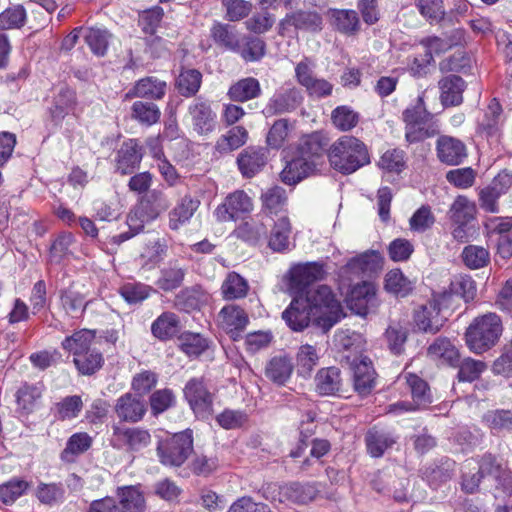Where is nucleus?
Listing matches in <instances>:
<instances>
[{"label": "nucleus", "instance_id": "nucleus-21", "mask_svg": "<svg viewBox=\"0 0 512 512\" xmlns=\"http://www.w3.org/2000/svg\"><path fill=\"white\" fill-rule=\"evenodd\" d=\"M420 44L425 48V52L423 55L415 57L411 66L413 73L418 76L426 74L427 66L433 62L434 54L439 55L453 46V43L436 36L424 38Z\"/></svg>", "mask_w": 512, "mask_h": 512}, {"label": "nucleus", "instance_id": "nucleus-11", "mask_svg": "<svg viewBox=\"0 0 512 512\" xmlns=\"http://www.w3.org/2000/svg\"><path fill=\"white\" fill-rule=\"evenodd\" d=\"M348 307L356 314L365 316L377 306L375 286L362 281L354 285L346 297Z\"/></svg>", "mask_w": 512, "mask_h": 512}, {"label": "nucleus", "instance_id": "nucleus-7", "mask_svg": "<svg viewBox=\"0 0 512 512\" xmlns=\"http://www.w3.org/2000/svg\"><path fill=\"white\" fill-rule=\"evenodd\" d=\"M315 489L311 486L291 483L285 485L271 484L264 491L266 499L279 503L305 504L315 497Z\"/></svg>", "mask_w": 512, "mask_h": 512}, {"label": "nucleus", "instance_id": "nucleus-43", "mask_svg": "<svg viewBox=\"0 0 512 512\" xmlns=\"http://www.w3.org/2000/svg\"><path fill=\"white\" fill-rule=\"evenodd\" d=\"M179 331V319L171 312L161 314L151 325V332L159 340H168Z\"/></svg>", "mask_w": 512, "mask_h": 512}, {"label": "nucleus", "instance_id": "nucleus-49", "mask_svg": "<svg viewBox=\"0 0 512 512\" xmlns=\"http://www.w3.org/2000/svg\"><path fill=\"white\" fill-rule=\"evenodd\" d=\"M95 340V332L88 329H82L71 336L66 337L62 342L63 349L73 353L74 357L91 349Z\"/></svg>", "mask_w": 512, "mask_h": 512}, {"label": "nucleus", "instance_id": "nucleus-48", "mask_svg": "<svg viewBox=\"0 0 512 512\" xmlns=\"http://www.w3.org/2000/svg\"><path fill=\"white\" fill-rule=\"evenodd\" d=\"M261 201L264 213L278 215L285 210L287 204L285 190L278 186L271 187L262 193Z\"/></svg>", "mask_w": 512, "mask_h": 512}, {"label": "nucleus", "instance_id": "nucleus-39", "mask_svg": "<svg viewBox=\"0 0 512 512\" xmlns=\"http://www.w3.org/2000/svg\"><path fill=\"white\" fill-rule=\"evenodd\" d=\"M293 364L286 355H278L270 359L265 368L268 379L277 384H284L291 376Z\"/></svg>", "mask_w": 512, "mask_h": 512}, {"label": "nucleus", "instance_id": "nucleus-35", "mask_svg": "<svg viewBox=\"0 0 512 512\" xmlns=\"http://www.w3.org/2000/svg\"><path fill=\"white\" fill-rule=\"evenodd\" d=\"M327 141L320 133L314 132L301 138L298 146V155L315 161L321 159L325 152Z\"/></svg>", "mask_w": 512, "mask_h": 512}, {"label": "nucleus", "instance_id": "nucleus-59", "mask_svg": "<svg viewBox=\"0 0 512 512\" xmlns=\"http://www.w3.org/2000/svg\"><path fill=\"white\" fill-rule=\"evenodd\" d=\"M463 263L469 269H480L485 267L490 261L489 251L477 245L466 246L461 254Z\"/></svg>", "mask_w": 512, "mask_h": 512}, {"label": "nucleus", "instance_id": "nucleus-57", "mask_svg": "<svg viewBox=\"0 0 512 512\" xmlns=\"http://www.w3.org/2000/svg\"><path fill=\"white\" fill-rule=\"evenodd\" d=\"M74 364L81 374L91 375L101 368L103 356L98 350L91 348L75 356Z\"/></svg>", "mask_w": 512, "mask_h": 512}, {"label": "nucleus", "instance_id": "nucleus-13", "mask_svg": "<svg viewBox=\"0 0 512 512\" xmlns=\"http://www.w3.org/2000/svg\"><path fill=\"white\" fill-rule=\"evenodd\" d=\"M381 266V256L376 251H366L352 258L340 268L339 275L343 280L351 281L353 277L377 271Z\"/></svg>", "mask_w": 512, "mask_h": 512}, {"label": "nucleus", "instance_id": "nucleus-6", "mask_svg": "<svg viewBox=\"0 0 512 512\" xmlns=\"http://www.w3.org/2000/svg\"><path fill=\"white\" fill-rule=\"evenodd\" d=\"M400 378L405 379L409 386L413 402L399 401L391 404L387 408V413L398 415L403 412L414 411L432 402V395L426 381L409 372L402 373Z\"/></svg>", "mask_w": 512, "mask_h": 512}, {"label": "nucleus", "instance_id": "nucleus-2", "mask_svg": "<svg viewBox=\"0 0 512 512\" xmlns=\"http://www.w3.org/2000/svg\"><path fill=\"white\" fill-rule=\"evenodd\" d=\"M502 331V321L496 313L478 316L466 330V344L472 352L483 353L498 342Z\"/></svg>", "mask_w": 512, "mask_h": 512}, {"label": "nucleus", "instance_id": "nucleus-64", "mask_svg": "<svg viewBox=\"0 0 512 512\" xmlns=\"http://www.w3.org/2000/svg\"><path fill=\"white\" fill-rule=\"evenodd\" d=\"M455 367H459V381L472 382L480 377L487 366L482 361L468 357L463 360L459 358V362Z\"/></svg>", "mask_w": 512, "mask_h": 512}, {"label": "nucleus", "instance_id": "nucleus-34", "mask_svg": "<svg viewBox=\"0 0 512 512\" xmlns=\"http://www.w3.org/2000/svg\"><path fill=\"white\" fill-rule=\"evenodd\" d=\"M321 348L317 345L302 344L296 353V367L300 375L310 376L314 368L319 364Z\"/></svg>", "mask_w": 512, "mask_h": 512}, {"label": "nucleus", "instance_id": "nucleus-44", "mask_svg": "<svg viewBox=\"0 0 512 512\" xmlns=\"http://www.w3.org/2000/svg\"><path fill=\"white\" fill-rule=\"evenodd\" d=\"M415 281L406 277L400 269L390 270L385 275V289L396 296L405 297L414 289Z\"/></svg>", "mask_w": 512, "mask_h": 512}, {"label": "nucleus", "instance_id": "nucleus-47", "mask_svg": "<svg viewBox=\"0 0 512 512\" xmlns=\"http://www.w3.org/2000/svg\"><path fill=\"white\" fill-rule=\"evenodd\" d=\"M248 139V132L243 126H235L216 142L215 149L221 153H228L243 146Z\"/></svg>", "mask_w": 512, "mask_h": 512}, {"label": "nucleus", "instance_id": "nucleus-9", "mask_svg": "<svg viewBox=\"0 0 512 512\" xmlns=\"http://www.w3.org/2000/svg\"><path fill=\"white\" fill-rule=\"evenodd\" d=\"M305 300L311 306L316 314L322 309H326L329 314L327 328H331L340 319V304L335 299L331 289L326 285H320L315 289H310L304 295Z\"/></svg>", "mask_w": 512, "mask_h": 512}, {"label": "nucleus", "instance_id": "nucleus-25", "mask_svg": "<svg viewBox=\"0 0 512 512\" xmlns=\"http://www.w3.org/2000/svg\"><path fill=\"white\" fill-rule=\"evenodd\" d=\"M317 167L315 161L299 155L289 161L280 176L281 180L288 185H294L309 176Z\"/></svg>", "mask_w": 512, "mask_h": 512}, {"label": "nucleus", "instance_id": "nucleus-60", "mask_svg": "<svg viewBox=\"0 0 512 512\" xmlns=\"http://www.w3.org/2000/svg\"><path fill=\"white\" fill-rule=\"evenodd\" d=\"M331 120L338 130L349 131L358 124L359 114L351 107L342 105L332 111Z\"/></svg>", "mask_w": 512, "mask_h": 512}, {"label": "nucleus", "instance_id": "nucleus-1", "mask_svg": "<svg viewBox=\"0 0 512 512\" xmlns=\"http://www.w3.org/2000/svg\"><path fill=\"white\" fill-rule=\"evenodd\" d=\"M330 165L342 174H351L370 163L366 145L356 137L344 135L327 151Z\"/></svg>", "mask_w": 512, "mask_h": 512}, {"label": "nucleus", "instance_id": "nucleus-36", "mask_svg": "<svg viewBox=\"0 0 512 512\" xmlns=\"http://www.w3.org/2000/svg\"><path fill=\"white\" fill-rule=\"evenodd\" d=\"M237 238L256 245L267 236V226L258 216L241 223L236 229Z\"/></svg>", "mask_w": 512, "mask_h": 512}, {"label": "nucleus", "instance_id": "nucleus-17", "mask_svg": "<svg viewBox=\"0 0 512 512\" xmlns=\"http://www.w3.org/2000/svg\"><path fill=\"white\" fill-rule=\"evenodd\" d=\"M503 121L501 105L496 99H492L478 122V132L488 141L498 142Z\"/></svg>", "mask_w": 512, "mask_h": 512}, {"label": "nucleus", "instance_id": "nucleus-12", "mask_svg": "<svg viewBox=\"0 0 512 512\" xmlns=\"http://www.w3.org/2000/svg\"><path fill=\"white\" fill-rule=\"evenodd\" d=\"M219 326L234 340H238L249 323L248 314L235 304L224 306L217 316Z\"/></svg>", "mask_w": 512, "mask_h": 512}, {"label": "nucleus", "instance_id": "nucleus-61", "mask_svg": "<svg viewBox=\"0 0 512 512\" xmlns=\"http://www.w3.org/2000/svg\"><path fill=\"white\" fill-rule=\"evenodd\" d=\"M378 166L389 173H401L406 168L405 152L400 149H390L382 154Z\"/></svg>", "mask_w": 512, "mask_h": 512}, {"label": "nucleus", "instance_id": "nucleus-45", "mask_svg": "<svg viewBox=\"0 0 512 512\" xmlns=\"http://www.w3.org/2000/svg\"><path fill=\"white\" fill-rule=\"evenodd\" d=\"M83 38L92 53L102 57L107 52L111 34L106 29L89 27L83 28Z\"/></svg>", "mask_w": 512, "mask_h": 512}, {"label": "nucleus", "instance_id": "nucleus-5", "mask_svg": "<svg viewBox=\"0 0 512 512\" xmlns=\"http://www.w3.org/2000/svg\"><path fill=\"white\" fill-rule=\"evenodd\" d=\"M183 393L198 418H207L212 414L215 391L203 377L191 378L185 384Z\"/></svg>", "mask_w": 512, "mask_h": 512}, {"label": "nucleus", "instance_id": "nucleus-16", "mask_svg": "<svg viewBox=\"0 0 512 512\" xmlns=\"http://www.w3.org/2000/svg\"><path fill=\"white\" fill-rule=\"evenodd\" d=\"M445 320L440 313L439 302L435 299L420 306L414 313L416 327L425 333H437L443 327Z\"/></svg>", "mask_w": 512, "mask_h": 512}, {"label": "nucleus", "instance_id": "nucleus-33", "mask_svg": "<svg viewBox=\"0 0 512 512\" xmlns=\"http://www.w3.org/2000/svg\"><path fill=\"white\" fill-rule=\"evenodd\" d=\"M291 223L286 215H282L274 223L268 241V246L275 252H284L290 249Z\"/></svg>", "mask_w": 512, "mask_h": 512}, {"label": "nucleus", "instance_id": "nucleus-46", "mask_svg": "<svg viewBox=\"0 0 512 512\" xmlns=\"http://www.w3.org/2000/svg\"><path fill=\"white\" fill-rule=\"evenodd\" d=\"M504 177L498 175L492 183L483 188L479 193L480 207L487 212H498L497 201L499 197L505 192L506 187L502 185L501 180Z\"/></svg>", "mask_w": 512, "mask_h": 512}, {"label": "nucleus", "instance_id": "nucleus-52", "mask_svg": "<svg viewBox=\"0 0 512 512\" xmlns=\"http://www.w3.org/2000/svg\"><path fill=\"white\" fill-rule=\"evenodd\" d=\"M121 512H144L145 500L142 493L135 487L118 489Z\"/></svg>", "mask_w": 512, "mask_h": 512}, {"label": "nucleus", "instance_id": "nucleus-63", "mask_svg": "<svg viewBox=\"0 0 512 512\" xmlns=\"http://www.w3.org/2000/svg\"><path fill=\"white\" fill-rule=\"evenodd\" d=\"M483 420L494 432L512 430V412L510 410L488 411L484 415Z\"/></svg>", "mask_w": 512, "mask_h": 512}, {"label": "nucleus", "instance_id": "nucleus-40", "mask_svg": "<svg viewBox=\"0 0 512 512\" xmlns=\"http://www.w3.org/2000/svg\"><path fill=\"white\" fill-rule=\"evenodd\" d=\"M260 94V83L253 77H247L237 81L231 85L228 90V96L231 100L236 102H246L257 98Z\"/></svg>", "mask_w": 512, "mask_h": 512}, {"label": "nucleus", "instance_id": "nucleus-50", "mask_svg": "<svg viewBox=\"0 0 512 512\" xmlns=\"http://www.w3.org/2000/svg\"><path fill=\"white\" fill-rule=\"evenodd\" d=\"M92 441V437L86 432L71 435L61 453V459L72 462L75 456L83 454L91 447Z\"/></svg>", "mask_w": 512, "mask_h": 512}, {"label": "nucleus", "instance_id": "nucleus-30", "mask_svg": "<svg viewBox=\"0 0 512 512\" xmlns=\"http://www.w3.org/2000/svg\"><path fill=\"white\" fill-rule=\"evenodd\" d=\"M316 391L320 395H334L341 390V371L337 367L320 369L315 376Z\"/></svg>", "mask_w": 512, "mask_h": 512}, {"label": "nucleus", "instance_id": "nucleus-27", "mask_svg": "<svg viewBox=\"0 0 512 512\" xmlns=\"http://www.w3.org/2000/svg\"><path fill=\"white\" fill-rule=\"evenodd\" d=\"M266 160L263 148L248 147L239 154L237 163L243 176L250 178L264 167Z\"/></svg>", "mask_w": 512, "mask_h": 512}, {"label": "nucleus", "instance_id": "nucleus-22", "mask_svg": "<svg viewBox=\"0 0 512 512\" xmlns=\"http://www.w3.org/2000/svg\"><path fill=\"white\" fill-rule=\"evenodd\" d=\"M354 389L360 395L369 394L375 386V370L367 357H362L352 364Z\"/></svg>", "mask_w": 512, "mask_h": 512}, {"label": "nucleus", "instance_id": "nucleus-8", "mask_svg": "<svg viewBox=\"0 0 512 512\" xmlns=\"http://www.w3.org/2000/svg\"><path fill=\"white\" fill-rule=\"evenodd\" d=\"M253 201L243 190H236L230 193L223 203L217 206L214 216L219 222L236 221L244 214L253 210Z\"/></svg>", "mask_w": 512, "mask_h": 512}, {"label": "nucleus", "instance_id": "nucleus-41", "mask_svg": "<svg viewBox=\"0 0 512 512\" xmlns=\"http://www.w3.org/2000/svg\"><path fill=\"white\" fill-rule=\"evenodd\" d=\"M428 355L433 359H440L452 367L458 364L460 357L457 348L447 338L436 339L429 346Z\"/></svg>", "mask_w": 512, "mask_h": 512}, {"label": "nucleus", "instance_id": "nucleus-38", "mask_svg": "<svg viewBox=\"0 0 512 512\" xmlns=\"http://www.w3.org/2000/svg\"><path fill=\"white\" fill-rule=\"evenodd\" d=\"M365 441L369 454L372 457H381L396 443V438L390 432L372 428L367 432Z\"/></svg>", "mask_w": 512, "mask_h": 512}, {"label": "nucleus", "instance_id": "nucleus-31", "mask_svg": "<svg viewBox=\"0 0 512 512\" xmlns=\"http://www.w3.org/2000/svg\"><path fill=\"white\" fill-rule=\"evenodd\" d=\"M200 201L191 196H184L180 203L169 212V228L178 230L189 222L198 209Z\"/></svg>", "mask_w": 512, "mask_h": 512}, {"label": "nucleus", "instance_id": "nucleus-26", "mask_svg": "<svg viewBox=\"0 0 512 512\" xmlns=\"http://www.w3.org/2000/svg\"><path fill=\"white\" fill-rule=\"evenodd\" d=\"M488 227L492 233L499 235L497 247L498 253L503 258L512 255V218L495 217L489 220Z\"/></svg>", "mask_w": 512, "mask_h": 512}, {"label": "nucleus", "instance_id": "nucleus-10", "mask_svg": "<svg viewBox=\"0 0 512 512\" xmlns=\"http://www.w3.org/2000/svg\"><path fill=\"white\" fill-rule=\"evenodd\" d=\"M324 275L323 265L319 263L295 265L289 271V287L296 295H305L308 286L322 280Z\"/></svg>", "mask_w": 512, "mask_h": 512}, {"label": "nucleus", "instance_id": "nucleus-18", "mask_svg": "<svg viewBox=\"0 0 512 512\" xmlns=\"http://www.w3.org/2000/svg\"><path fill=\"white\" fill-rule=\"evenodd\" d=\"M436 153L441 163L456 166L467 157V148L461 140L444 135L437 139Z\"/></svg>", "mask_w": 512, "mask_h": 512}, {"label": "nucleus", "instance_id": "nucleus-55", "mask_svg": "<svg viewBox=\"0 0 512 512\" xmlns=\"http://www.w3.org/2000/svg\"><path fill=\"white\" fill-rule=\"evenodd\" d=\"M180 349L189 357L201 355L209 346V342L199 333L184 332L179 338Z\"/></svg>", "mask_w": 512, "mask_h": 512}, {"label": "nucleus", "instance_id": "nucleus-3", "mask_svg": "<svg viewBox=\"0 0 512 512\" xmlns=\"http://www.w3.org/2000/svg\"><path fill=\"white\" fill-rule=\"evenodd\" d=\"M405 138L410 144L424 141L439 132V127L424 106L423 97L419 96L416 103L403 111Z\"/></svg>", "mask_w": 512, "mask_h": 512}, {"label": "nucleus", "instance_id": "nucleus-14", "mask_svg": "<svg viewBox=\"0 0 512 512\" xmlns=\"http://www.w3.org/2000/svg\"><path fill=\"white\" fill-rule=\"evenodd\" d=\"M312 317H319L305 300L304 295H296L289 307L282 313V318L294 331L306 328Z\"/></svg>", "mask_w": 512, "mask_h": 512}, {"label": "nucleus", "instance_id": "nucleus-19", "mask_svg": "<svg viewBox=\"0 0 512 512\" xmlns=\"http://www.w3.org/2000/svg\"><path fill=\"white\" fill-rule=\"evenodd\" d=\"M193 129L200 135H208L216 128V113L210 103L200 99L195 100L188 108Z\"/></svg>", "mask_w": 512, "mask_h": 512}, {"label": "nucleus", "instance_id": "nucleus-4", "mask_svg": "<svg viewBox=\"0 0 512 512\" xmlns=\"http://www.w3.org/2000/svg\"><path fill=\"white\" fill-rule=\"evenodd\" d=\"M193 451L192 432L189 430L176 433L159 441L157 455L165 466L179 467Z\"/></svg>", "mask_w": 512, "mask_h": 512}, {"label": "nucleus", "instance_id": "nucleus-23", "mask_svg": "<svg viewBox=\"0 0 512 512\" xmlns=\"http://www.w3.org/2000/svg\"><path fill=\"white\" fill-rule=\"evenodd\" d=\"M114 409L120 420L132 423L141 420L146 412L143 400L130 393L119 397Z\"/></svg>", "mask_w": 512, "mask_h": 512}, {"label": "nucleus", "instance_id": "nucleus-62", "mask_svg": "<svg viewBox=\"0 0 512 512\" xmlns=\"http://www.w3.org/2000/svg\"><path fill=\"white\" fill-rule=\"evenodd\" d=\"M202 75L198 70L188 69L180 73L177 79L179 92L186 97L194 95L200 88Z\"/></svg>", "mask_w": 512, "mask_h": 512}, {"label": "nucleus", "instance_id": "nucleus-15", "mask_svg": "<svg viewBox=\"0 0 512 512\" xmlns=\"http://www.w3.org/2000/svg\"><path fill=\"white\" fill-rule=\"evenodd\" d=\"M151 436L147 430L140 428H113L112 444L119 449L139 451L149 445Z\"/></svg>", "mask_w": 512, "mask_h": 512}, {"label": "nucleus", "instance_id": "nucleus-56", "mask_svg": "<svg viewBox=\"0 0 512 512\" xmlns=\"http://www.w3.org/2000/svg\"><path fill=\"white\" fill-rule=\"evenodd\" d=\"M331 23L340 32L352 34L359 28V18L354 10H331Z\"/></svg>", "mask_w": 512, "mask_h": 512}, {"label": "nucleus", "instance_id": "nucleus-42", "mask_svg": "<svg viewBox=\"0 0 512 512\" xmlns=\"http://www.w3.org/2000/svg\"><path fill=\"white\" fill-rule=\"evenodd\" d=\"M249 291V284L245 278L236 272L227 274L221 285V293L225 300L244 298Z\"/></svg>", "mask_w": 512, "mask_h": 512}, {"label": "nucleus", "instance_id": "nucleus-53", "mask_svg": "<svg viewBox=\"0 0 512 512\" xmlns=\"http://www.w3.org/2000/svg\"><path fill=\"white\" fill-rule=\"evenodd\" d=\"M184 275V268L177 262L169 263L166 268L161 270V275L156 284L164 291H172L182 284Z\"/></svg>", "mask_w": 512, "mask_h": 512}, {"label": "nucleus", "instance_id": "nucleus-28", "mask_svg": "<svg viewBox=\"0 0 512 512\" xmlns=\"http://www.w3.org/2000/svg\"><path fill=\"white\" fill-rule=\"evenodd\" d=\"M441 101L445 106H456L463 101L465 82L457 75H448L439 81Z\"/></svg>", "mask_w": 512, "mask_h": 512}, {"label": "nucleus", "instance_id": "nucleus-24", "mask_svg": "<svg viewBox=\"0 0 512 512\" xmlns=\"http://www.w3.org/2000/svg\"><path fill=\"white\" fill-rule=\"evenodd\" d=\"M142 159L141 149L135 140L124 142L115 159L116 170L122 175L132 173Z\"/></svg>", "mask_w": 512, "mask_h": 512}, {"label": "nucleus", "instance_id": "nucleus-54", "mask_svg": "<svg viewBox=\"0 0 512 512\" xmlns=\"http://www.w3.org/2000/svg\"><path fill=\"white\" fill-rule=\"evenodd\" d=\"M160 116V109L152 102L136 101L131 107V117L144 125L155 124Z\"/></svg>", "mask_w": 512, "mask_h": 512}, {"label": "nucleus", "instance_id": "nucleus-37", "mask_svg": "<svg viewBox=\"0 0 512 512\" xmlns=\"http://www.w3.org/2000/svg\"><path fill=\"white\" fill-rule=\"evenodd\" d=\"M478 469L486 487H491L493 484L496 486L500 483L501 478L507 471L504 464L491 454L482 457Z\"/></svg>", "mask_w": 512, "mask_h": 512}, {"label": "nucleus", "instance_id": "nucleus-58", "mask_svg": "<svg viewBox=\"0 0 512 512\" xmlns=\"http://www.w3.org/2000/svg\"><path fill=\"white\" fill-rule=\"evenodd\" d=\"M476 212L475 204L465 196H458L451 208L450 218L456 224H467L474 218Z\"/></svg>", "mask_w": 512, "mask_h": 512}, {"label": "nucleus", "instance_id": "nucleus-32", "mask_svg": "<svg viewBox=\"0 0 512 512\" xmlns=\"http://www.w3.org/2000/svg\"><path fill=\"white\" fill-rule=\"evenodd\" d=\"M159 214V211L157 212H147V205H140L135 207L127 216V224L129 226V229L131 230V233H121L120 235L114 237V239L117 242H123L134 235L138 234L140 231L143 230L145 223L155 219Z\"/></svg>", "mask_w": 512, "mask_h": 512}, {"label": "nucleus", "instance_id": "nucleus-51", "mask_svg": "<svg viewBox=\"0 0 512 512\" xmlns=\"http://www.w3.org/2000/svg\"><path fill=\"white\" fill-rule=\"evenodd\" d=\"M210 32L212 39L217 45L231 51H238L240 49L238 36L231 26L215 22Z\"/></svg>", "mask_w": 512, "mask_h": 512}, {"label": "nucleus", "instance_id": "nucleus-29", "mask_svg": "<svg viewBox=\"0 0 512 512\" xmlns=\"http://www.w3.org/2000/svg\"><path fill=\"white\" fill-rule=\"evenodd\" d=\"M166 89L167 84L165 81L149 76L138 80L133 89L127 94V97L135 96L139 98L159 100L164 97Z\"/></svg>", "mask_w": 512, "mask_h": 512}, {"label": "nucleus", "instance_id": "nucleus-20", "mask_svg": "<svg viewBox=\"0 0 512 512\" xmlns=\"http://www.w3.org/2000/svg\"><path fill=\"white\" fill-rule=\"evenodd\" d=\"M302 92L296 88L284 89L269 100L264 113L268 116L289 113L296 110L303 102Z\"/></svg>", "mask_w": 512, "mask_h": 512}]
</instances>
